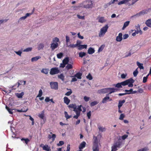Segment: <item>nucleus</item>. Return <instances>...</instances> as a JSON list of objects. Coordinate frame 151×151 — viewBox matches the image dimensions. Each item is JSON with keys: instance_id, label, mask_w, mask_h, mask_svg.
Listing matches in <instances>:
<instances>
[{"instance_id": "1", "label": "nucleus", "mask_w": 151, "mask_h": 151, "mask_svg": "<svg viewBox=\"0 0 151 151\" xmlns=\"http://www.w3.org/2000/svg\"><path fill=\"white\" fill-rule=\"evenodd\" d=\"M63 63H60V67L64 68L65 66V69L67 70H68L69 69H72L73 68V62H70L68 63L69 62V58L68 57L65 58L63 60Z\"/></svg>"}, {"instance_id": "2", "label": "nucleus", "mask_w": 151, "mask_h": 151, "mask_svg": "<svg viewBox=\"0 0 151 151\" xmlns=\"http://www.w3.org/2000/svg\"><path fill=\"white\" fill-rule=\"evenodd\" d=\"M92 149L93 151H99L101 145L96 137L94 136Z\"/></svg>"}, {"instance_id": "3", "label": "nucleus", "mask_w": 151, "mask_h": 151, "mask_svg": "<svg viewBox=\"0 0 151 151\" xmlns=\"http://www.w3.org/2000/svg\"><path fill=\"white\" fill-rule=\"evenodd\" d=\"M93 0H86L82 2L83 8L86 9L92 8L93 6Z\"/></svg>"}, {"instance_id": "4", "label": "nucleus", "mask_w": 151, "mask_h": 151, "mask_svg": "<svg viewBox=\"0 0 151 151\" xmlns=\"http://www.w3.org/2000/svg\"><path fill=\"white\" fill-rule=\"evenodd\" d=\"M108 27V25L106 24L100 29L99 34V36L100 37H102L104 36L107 31Z\"/></svg>"}, {"instance_id": "5", "label": "nucleus", "mask_w": 151, "mask_h": 151, "mask_svg": "<svg viewBox=\"0 0 151 151\" xmlns=\"http://www.w3.org/2000/svg\"><path fill=\"white\" fill-rule=\"evenodd\" d=\"M82 106L81 105H80L78 106V107L75 109H73V111L76 112V115H75L73 116V118L77 119L79 116H80V112L82 111L81 107Z\"/></svg>"}, {"instance_id": "6", "label": "nucleus", "mask_w": 151, "mask_h": 151, "mask_svg": "<svg viewBox=\"0 0 151 151\" xmlns=\"http://www.w3.org/2000/svg\"><path fill=\"white\" fill-rule=\"evenodd\" d=\"M122 144L121 142L118 141L114 143L111 147V151H116L118 148L120 147Z\"/></svg>"}, {"instance_id": "7", "label": "nucleus", "mask_w": 151, "mask_h": 151, "mask_svg": "<svg viewBox=\"0 0 151 151\" xmlns=\"http://www.w3.org/2000/svg\"><path fill=\"white\" fill-rule=\"evenodd\" d=\"M60 70L58 68H53L50 69V73L51 75H54L59 73Z\"/></svg>"}, {"instance_id": "8", "label": "nucleus", "mask_w": 151, "mask_h": 151, "mask_svg": "<svg viewBox=\"0 0 151 151\" xmlns=\"http://www.w3.org/2000/svg\"><path fill=\"white\" fill-rule=\"evenodd\" d=\"M38 116L40 118L43 120V123H45L46 120V118L45 116V111L44 110L41 111L38 114Z\"/></svg>"}, {"instance_id": "9", "label": "nucleus", "mask_w": 151, "mask_h": 151, "mask_svg": "<svg viewBox=\"0 0 151 151\" xmlns=\"http://www.w3.org/2000/svg\"><path fill=\"white\" fill-rule=\"evenodd\" d=\"M148 12V10H142L139 13L133 16V17H139L142 15H143L147 13Z\"/></svg>"}, {"instance_id": "10", "label": "nucleus", "mask_w": 151, "mask_h": 151, "mask_svg": "<svg viewBox=\"0 0 151 151\" xmlns=\"http://www.w3.org/2000/svg\"><path fill=\"white\" fill-rule=\"evenodd\" d=\"M50 84L52 89L55 90L58 89V82H51Z\"/></svg>"}, {"instance_id": "11", "label": "nucleus", "mask_w": 151, "mask_h": 151, "mask_svg": "<svg viewBox=\"0 0 151 151\" xmlns=\"http://www.w3.org/2000/svg\"><path fill=\"white\" fill-rule=\"evenodd\" d=\"M40 146L42 148L43 150L46 151H51L50 147L47 145H44L43 144H41Z\"/></svg>"}, {"instance_id": "12", "label": "nucleus", "mask_w": 151, "mask_h": 151, "mask_svg": "<svg viewBox=\"0 0 151 151\" xmlns=\"http://www.w3.org/2000/svg\"><path fill=\"white\" fill-rule=\"evenodd\" d=\"M97 93L99 94L108 93V88L99 89L97 91Z\"/></svg>"}, {"instance_id": "13", "label": "nucleus", "mask_w": 151, "mask_h": 151, "mask_svg": "<svg viewBox=\"0 0 151 151\" xmlns=\"http://www.w3.org/2000/svg\"><path fill=\"white\" fill-rule=\"evenodd\" d=\"M108 94H109L116 92L117 89L114 88H108Z\"/></svg>"}, {"instance_id": "14", "label": "nucleus", "mask_w": 151, "mask_h": 151, "mask_svg": "<svg viewBox=\"0 0 151 151\" xmlns=\"http://www.w3.org/2000/svg\"><path fill=\"white\" fill-rule=\"evenodd\" d=\"M122 34L121 33L119 34L116 37V40L117 42H121L122 39Z\"/></svg>"}, {"instance_id": "15", "label": "nucleus", "mask_w": 151, "mask_h": 151, "mask_svg": "<svg viewBox=\"0 0 151 151\" xmlns=\"http://www.w3.org/2000/svg\"><path fill=\"white\" fill-rule=\"evenodd\" d=\"M32 14L31 13H27L25 16L22 17H21L20 18V19L19 20V22L22 21V20H25L27 17H29L30 15H31Z\"/></svg>"}, {"instance_id": "16", "label": "nucleus", "mask_w": 151, "mask_h": 151, "mask_svg": "<svg viewBox=\"0 0 151 151\" xmlns=\"http://www.w3.org/2000/svg\"><path fill=\"white\" fill-rule=\"evenodd\" d=\"M109 99H110V97L109 96V94H107L106 96L102 99V103L104 104L106 103Z\"/></svg>"}, {"instance_id": "17", "label": "nucleus", "mask_w": 151, "mask_h": 151, "mask_svg": "<svg viewBox=\"0 0 151 151\" xmlns=\"http://www.w3.org/2000/svg\"><path fill=\"white\" fill-rule=\"evenodd\" d=\"M58 43L53 42L51 44L50 47L52 50H53L58 47Z\"/></svg>"}, {"instance_id": "18", "label": "nucleus", "mask_w": 151, "mask_h": 151, "mask_svg": "<svg viewBox=\"0 0 151 151\" xmlns=\"http://www.w3.org/2000/svg\"><path fill=\"white\" fill-rule=\"evenodd\" d=\"M73 9L74 10H78L80 9V8H83V6L82 3H80L78 5L73 7Z\"/></svg>"}, {"instance_id": "19", "label": "nucleus", "mask_w": 151, "mask_h": 151, "mask_svg": "<svg viewBox=\"0 0 151 151\" xmlns=\"http://www.w3.org/2000/svg\"><path fill=\"white\" fill-rule=\"evenodd\" d=\"M131 0H122V1L119 2L118 3V4L119 5H121L122 4H126Z\"/></svg>"}, {"instance_id": "20", "label": "nucleus", "mask_w": 151, "mask_h": 151, "mask_svg": "<svg viewBox=\"0 0 151 151\" xmlns=\"http://www.w3.org/2000/svg\"><path fill=\"white\" fill-rule=\"evenodd\" d=\"M98 127L99 129V131L101 132H104L105 131L106 129L105 128L102 126H101L100 125H98Z\"/></svg>"}, {"instance_id": "21", "label": "nucleus", "mask_w": 151, "mask_h": 151, "mask_svg": "<svg viewBox=\"0 0 151 151\" xmlns=\"http://www.w3.org/2000/svg\"><path fill=\"white\" fill-rule=\"evenodd\" d=\"M67 47L70 48H74L77 47L78 45V42L77 41V43L76 44H70L68 45V43H66Z\"/></svg>"}, {"instance_id": "22", "label": "nucleus", "mask_w": 151, "mask_h": 151, "mask_svg": "<svg viewBox=\"0 0 151 151\" xmlns=\"http://www.w3.org/2000/svg\"><path fill=\"white\" fill-rule=\"evenodd\" d=\"M129 80H131V81L128 83V86L132 87L133 86V83L134 82V80L132 78H129Z\"/></svg>"}, {"instance_id": "23", "label": "nucleus", "mask_w": 151, "mask_h": 151, "mask_svg": "<svg viewBox=\"0 0 151 151\" xmlns=\"http://www.w3.org/2000/svg\"><path fill=\"white\" fill-rule=\"evenodd\" d=\"M95 50L91 47H90L88 50V53L89 54H92L95 52Z\"/></svg>"}, {"instance_id": "24", "label": "nucleus", "mask_w": 151, "mask_h": 151, "mask_svg": "<svg viewBox=\"0 0 151 151\" xmlns=\"http://www.w3.org/2000/svg\"><path fill=\"white\" fill-rule=\"evenodd\" d=\"M131 81V80H129L128 79H127L124 81L122 82H121V84L122 86H125L127 85L128 84V83L130 81Z\"/></svg>"}, {"instance_id": "25", "label": "nucleus", "mask_w": 151, "mask_h": 151, "mask_svg": "<svg viewBox=\"0 0 151 151\" xmlns=\"http://www.w3.org/2000/svg\"><path fill=\"white\" fill-rule=\"evenodd\" d=\"M146 25L149 27H151V19H148L145 23Z\"/></svg>"}, {"instance_id": "26", "label": "nucleus", "mask_w": 151, "mask_h": 151, "mask_svg": "<svg viewBox=\"0 0 151 151\" xmlns=\"http://www.w3.org/2000/svg\"><path fill=\"white\" fill-rule=\"evenodd\" d=\"M58 78L63 81L65 80V76L63 73L58 75Z\"/></svg>"}, {"instance_id": "27", "label": "nucleus", "mask_w": 151, "mask_h": 151, "mask_svg": "<svg viewBox=\"0 0 151 151\" xmlns=\"http://www.w3.org/2000/svg\"><path fill=\"white\" fill-rule=\"evenodd\" d=\"M64 102L67 105H68L69 103L70 100L67 97H65L64 98Z\"/></svg>"}, {"instance_id": "28", "label": "nucleus", "mask_w": 151, "mask_h": 151, "mask_svg": "<svg viewBox=\"0 0 151 151\" xmlns=\"http://www.w3.org/2000/svg\"><path fill=\"white\" fill-rule=\"evenodd\" d=\"M6 109L9 112V113L11 114H13V112H12L13 110H15H15H17V109H10L7 106H6Z\"/></svg>"}, {"instance_id": "29", "label": "nucleus", "mask_w": 151, "mask_h": 151, "mask_svg": "<svg viewBox=\"0 0 151 151\" xmlns=\"http://www.w3.org/2000/svg\"><path fill=\"white\" fill-rule=\"evenodd\" d=\"M24 94V93L22 92L20 93H16L15 95L18 98H21L22 97Z\"/></svg>"}, {"instance_id": "30", "label": "nucleus", "mask_w": 151, "mask_h": 151, "mask_svg": "<svg viewBox=\"0 0 151 151\" xmlns=\"http://www.w3.org/2000/svg\"><path fill=\"white\" fill-rule=\"evenodd\" d=\"M125 102V100H123L122 101H120L118 104V107L119 109H120L121 107L122 106L123 104Z\"/></svg>"}, {"instance_id": "31", "label": "nucleus", "mask_w": 151, "mask_h": 151, "mask_svg": "<svg viewBox=\"0 0 151 151\" xmlns=\"http://www.w3.org/2000/svg\"><path fill=\"white\" fill-rule=\"evenodd\" d=\"M130 23V21H128L124 23L123 27L122 28V29L124 30L129 25Z\"/></svg>"}, {"instance_id": "32", "label": "nucleus", "mask_w": 151, "mask_h": 151, "mask_svg": "<svg viewBox=\"0 0 151 151\" xmlns=\"http://www.w3.org/2000/svg\"><path fill=\"white\" fill-rule=\"evenodd\" d=\"M86 143L85 142H83L80 145L79 149L81 150L82 149L85 147Z\"/></svg>"}, {"instance_id": "33", "label": "nucleus", "mask_w": 151, "mask_h": 151, "mask_svg": "<svg viewBox=\"0 0 151 151\" xmlns=\"http://www.w3.org/2000/svg\"><path fill=\"white\" fill-rule=\"evenodd\" d=\"M87 47V45H79L78 46V49L81 50L83 48L86 49Z\"/></svg>"}, {"instance_id": "34", "label": "nucleus", "mask_w": 151, "mask_h": 151, "mask_svg": "<svg viewBox=\"0 0 151 151\" xmlns=\"http://www.w3.org/2000/svg\"><path fill=\"white\" fill-rule=\"evenodd\" d=\"M41 58V57L40 56H37L35 57H33L31 59L32 62L36 61L38 59Z\"/></svg>"}, {"instance_id": "35", "label": "nucleus", "mask_w": 151, "mask_h": 151, "mask_svg": "<svg viewBox=\"0 0 151 151\" xmlns=\"http://www.w3.org/2000/svg\"><path fill=\"white\" fill-rule=\"evenodd\" d=\"M135 27L136 30L140 31V35H142V31L140 29V25L139 24H138L135 26Z\"/></svg>"}, {"instance_id": "36", "label": "nucleus", "mask_w": 151, "mask_h": 151, "mask_svg": "<svg viewBox=\"0 0 151 151\" xmlns=\"http://www.w3.org/2000/svg\"><path fill=\"white\" fill-rule=\"evenodd\" d=\"M48 71L49 70L48 69L43 68L41 72L42 73H44L45 74H47L48 73Z\"/></svg>"}, {"instance_id": "37", "label": "nucleus", "mask_w": 151, "mask_h": 151, "mask_svg": "<svg viewBox=\"0 0 151 151\" xmlns=\"http://www.w3.org/2000/svg\"><path fill=\"white\" fill-rule=\"evenodd\" d=\"M106 21V20L104 19V17H101L99 18L98 19V22L101 23L105 22Z\"/></svg>"}, {"instance_id": "38", "label": "nucleus", "mask_w": 151, "mask_h": 151, "mask_svg": "<svg viewBox=\"0 0 151 151\" xmlns=\"http://www.w3.org/2000/svg\"><path fill=\"white\" fill-rule=\"evenodd\" d=\"M137 65L138 66V67L141 69H143L144 67L143 66V64L142 63H140L139 62H137Z\"/></svg>"}, {"instance_id": "39", "label": "nucleus", "mask_w": 151, "mask_h": 151, "mask_svg": "<svg viewBox=\"0 0 151 151\" xmlns=\"http://www.w3.org/2000/svg\"><path fill=\"white\" fill-rule=\"evenodd\" d=\"M68 107L69 108H71L74 109H76L77 107V106L75 104H71L68 105Z\"/></svg>"}, {"instance_id": "40", "label": "nucleus", "mask_w": 151, "mask_h": 151, "mask_svg": "<svg viewBox=\"0 0 151 151\" xmlns=\"http://www.w3.org/2000/svg\"><path fill=\"white\" fill-rule=\"evenodd\" d=\"M44 47V45L42 43H40L39 44L38 46V49L39 50L42 49H43Z\"/></svg>"}, {"instance_id": "41", "label": "nucleus", "mask_w": 151, "mask_h": 151, "mask_svg": "<svg viewBox=\"0 0 151 151\" xmlns=\"http://www.w3.org/2000/svg\"><path fill=\"white\" fill-rule=\"evenodd\" d=\"M86 55V53L84 52H81L79 53V56L81 58H82L85 56Z\"/></svg>"}, {"instance_id": "42", "label": "nucleus", "mask_w": 151, "mask_h": 151, "mask_svg": "<svg viewBox=\"0 0 151 151\" xmlns=\"http://www.w3.org/2000/svg\"><path fill=\"white\" fill-rule=\"evenodd\" d=\"M81 74L80 73H78L75 75V77L78 79H81Z\"/></svg>"}, {"instance_id": "43", "label": "nucleus", "mask_w": 151, "mask_h": 151, "mask_svg": "<svg viewBox=\"0 0 151 151\" xmlns=\"http://www.w3.org/2000/svg\"><path fill=\"white\" fill-rule=\"evenodd\" d=\"M21 140L22 141H24L26 144H27L29 141V140L28 138H22L21 139Z\"/></svg>"}, {"instance_id": "44", "label": "nucleus", "mask_w": 151, "mask_h": 151, "mask_svg": "<svg viewBox=\"0 0 151 151\" xmlns=\"http://www.w3.org/2000/svg\"><path fill=\"white\" fill-rule=\"evenodd\" d=\"M149 74H148L146 76L144 77L143 78V83H146L147 81V78L148 77V76L149 75Z\"/></svg>"}, {"instance_id": "45", "label": "nucleus", "mask_w": 151, "mask_h": 151, "mask_svg": "<svg viewBox=\"0 0 151 151\" xmlns=\"http://www.w3.org/2000/svg\"><path fill=\"white\" fill-rule=\"evenodd\" d=\"M32 50V47H28L27 48L25 49H24L23 51L24 52H28L29 51H31Z\"/></svg>"}, {"instance_id": "46", "label": "nucleus", "mask_w": 151, "mask_h": 151, "mask_svg": "<svg viewBox=\"0 0 151 151\" xmlns=\"http://www.w3.org/2000/svg\"><path fill=\"white\" fill-rule=\"evenodd\" d=\"M63 54L61 52L58 54L57 55V57L58 58L60 59L63 57Z\"/></svg>"}, {"instance_id": "47", "label": "nucleus", "mask_w": 151, "mask_h": 151, "mask_svg": "<svg viewBox=\"0 0 151 151\" xmlns=\"http://www.w3.org/2000/svg\"><path fill=\"white\" fill-rule=\"evenodd\" d=\"M99 102L97 101H94L91 103L90 105L91 106H93L96 105Z\"/></svg>"}, {"instance_id": "48", "label": "nucleus", "mask_w": 151, "mask_h": 151, "mask_svg": "<svg viewBox=\"0 0 151 151\" xmlns=\"http://www.w3.org/2000/svg\"><path fill=\"white\" fill-rule=\"evenodd\" d=\"M42 91L41 89H40L39 92V93L38 95L37 96V97H40L42 95Z\"/></svg>"}, {"instance_id": "49", "label": "nucleus", "mask_w": 151, "mask_h": 151, "mask_svg": "<svg viewBox=\"0 0 151 151\" xmlns=\"http://www.w3.org/2000/svg\"><path fill=\"white\" fill-rule=\"evenodd\" d=\"M125 115L123 114H121L119 118V119L120 120H123L124 118L125 117Z\"/></svg>"}, {"instance_id": "50", "label": "nucleus", "mask_w": 151, "mask_h": 151, "mask_svg": "<svg viewBox=\"0 0 151 151\" xmlns=\"http://www.w3.org/2000/svg\"><path fill=\"white\" fill-rule=\"evenodd\" d=\"M114 86H115V87H117L118 88H120L122 87L121 83H118L116 85H114Z\"/></svg>"}, {"instance_id": "51", "label": "nucleus", "mask_w": 151, "mask_h": 151, "mask_svg": "<svg viewBox=\"0 0 151 151\" xmlns=\"http://www.w3.org/2000/svg\"><path fill=\"white\" fill-rule=\"evenodd\" d=\"M138 72L137 70V68L133 73V74L134 77H136L137 74H138Z\"/></svg>"}, {"instance_id": "52", "label": "nucleus", "mask_w": 151, "mask_h": 151, "mask_svg": "<svg viewBox=\"0 0 151 151\" xmlns=\"http://www.w3.org/2000/svg\"><path fill=\"white\" fill-rule=\"evenodd\" d=\"M65 116L67 119L70 118L71 117V116H69L68 115V113L66 112H65Z\"/></svg>"}, {"instance_id": "53", "label": "nucleus", "mask_w": 151, "mask_h": 151, "mask_svg": "<svg viewBox=\"0 0 151 151\" xmlns=\"http://www.w3.org/2000/svg\"><path fill=\"white\" fill-rule=\"evenodd\" d=\"M14 52L18 55L21 56V54L22 53V51L20 50H19L18 51H15Z\"/></svg>"}, {"instance_id": "54", "label": "nucleus", "mask_w": 151, "mask_h": 151, "mask_svg": "<svg viewBox=\"0 0 151 151\" xmlns=\"http://www.w3.org/2000/svg\"><path fill=\"white\" fill-rule=\"evenodd\" d=\"M50 134H52L51 139H52V140L53 141L56 137V135L55 134H52L51 132H50Z\"/></svg>"}, {"instance_id": "55", "label": "nucleus", "mask_w": 151, "mask_h": 151, "mask_svg": "<svg viewBox=\"0 0 151 151\" xmlns=\"http://www.w3.org/2000/svg\"><path fill=\"white\" fill-rule=\"evenodd\" d=\"M28 110V109H27L26 110H22V109L21 110H18L17 109V110H15V111H17L19 112H26L27 110Z\"/></svg>"}, {"instance_id": "56", "label": "nucleus", "mask_w": 151, "mask_h": 151, "mask_svg": "<svg viewBox=\"0 0 151 151\" xmlns=\"http://www.w3.org/2000/svg\"><path fill=\"white\" fill-rule=\"evenodd\" d=\"M83 99L85 101L87 102L89 100L90 98L86 96H85L83 98Z\"/></svg>"}, {"instance_id": "57", "label": "nucleus", "mask_w": 151, "mask_h": 151, "mask_svg": "<svg viewBox=\"0 0 151 151\" xmlns=\"http://www.w3.org/2000/svg\"><path fill=\"white\" fill-rule=\"evenodd\" d=\"M77 17L79 19H85L84 16H80L79 14H77Z\"/></svg>"}, {"instance_id": "58", "label": "nucleus", "mask_w": 151, "mask_h": 151, "mask_svg": "<svg viewBox=\"0 0 151 151\" xmlns=\"http://www.w3.org/2000/svg\"><path fill=\"white\" fill-rule=\"evenodd\" d=\"M64 144V142L63 141H60L59 142V143L57 144V145L58 146H61V145H63Z\"/></svg>"}, {"instance_id": "59", "label": "nucleus", "mask_w": 151, "mask_h": 151, "mask_svg": "<svg viewBox=\"0 0 151 151\" xmlns=\"http://www.w3.org/2000/svg\"><path fill=\"white\" fill-rule=\"evenodd\" d=\"M118 1V0H111V1L109 3V4L111 5V4H113L116 2Z\"/></svg>"}, {"instance_id": "60", "label": "nucleus", "mask_w": 151, "mask_h": 151, "mask_svg": "<svg viewBox=\"0 0 151 151\" xmlns=\"http://www.w3.org/2000/svg\"><path fill=\"white\" fill-rule=\"evenodd\" d=\"M91 111H89V112L87 113V116L88 119H90L91 118Z\"/></svg>"}, {"instance_id": "61", "label": "nucleus", "mask_w": 151, "mask_h": 151, "mask_svg": "<svg viewBox=\"0 0 151 151\" xmlns=\"http://www.w3.org/2000/svg\"><path fill=\"white\" fill-rule=\"evenodd\" d=\"M129 37V35L128 34H125L123 35V39H126Z\"/></svg>"}, {"instance_id": "62", "label": "nucleus", "mask_w": 151, "mask_h": 151, "mask_svg": "<svg viewBox=\"0 0 151 151\" xmlns=\"http://www.w3.org/2000/svg\"><path fill=\"white\" fill-rule=\"evenodd\" d=\"M59 41V39L57 37H55L53 40V42L55 43H58Z\"/></svg>"}, {"instance_id": "63", "label": "nucleus", "mask_w": 151, "mask_h": 151, "mask_svg": "<svg viewBox=\"0 0 151 151\" xmlns=\"http://www.w3.org/2000/svg\"><path fill=\"white\" fill-rule=\"evenodd\" d=\"M72 93V91H71V90H70V91H68L65 94V95L66 96H69Z\"/></svg>"}, {"instance_id": "64", "label": "nucleus", "mask_w": 151, "mask_h": 151, "mask_svg": "<svg viewBox=\"0 0 151 151\" xmlns=\"http://www.w3.org/2000/svg\"><path fill=\"white\" fill-rule=\"evenodd\" d=\"M66 43H68V42H69L70 41V38L68 36H66Z\"/></svg>"}]
</instances>
